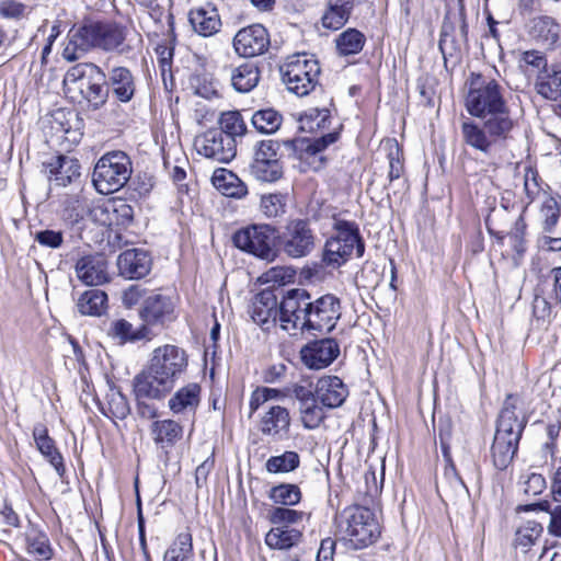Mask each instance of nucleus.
Masks as SVG:
<instances>
[{"mask_svg":"<svg viewBox=\"0 0 561 561\" xmlns=\"http://www.w3.org/2000/svg\"><path fill=\"white\" fill-rule=\"evenodd\" d=\"M291 424V416L285 407L267 404L266 410L260 420V431L263 435L283 439L288 436Z\"/></svg>","mask_w":561,"mask_h":561,"instance_id":"obj_21","label":"nucleus"},{"mask_svg":"<svg viewBox=\"0 0 561 561\" xmlns=\"http://www.w3.org/2000/svg\"><path fill=\"white\" fill-rule=\"evenodd\" d=\"M220 129L234 140L238 136H243L247 131V125L238 111H228L221 113L219 117Z\"/></svg>","mask_w":561,"mask_h":561,"instance_id":"obj_48","label":"nucleus"},{"mask_svg":"<svg viewBox=\"0 0 561 561\" xmlns=\"http://www.w3.org/2000/svg\"><path fill=\"white\" fill-rule=\"evenodd\" d=\"M465 106L472 116L489 121L501 119L514 126V121L503 95V88L494 79L472 75L465 99Z\"/></svg>","mask_w":561,"mask_h":561,"instance_id":"obj_4","label":"nucleus"},{"mask_svg":"<svg viewBox=\"0 0 561 561\" xmlns=\"http://www.w3.org/2000/svg\"><path fill=\"white\" fill-rule=\"evenodd\" d=\"M522 61L539 70L548 69V62L545 55L538 50H527L522 55Z\"/></svg>","mask_w":561,"mask_h":561,"instance_id":"obj_62","label":"nucleus"},{"mask_svg":"<svg viewBox=\"0 0 561 561\" xmlns=\"http://www.w3.org/2000/svg\"><path fill=\"white\" fill-rule=\"evenodd\" d=\"M65 117L64 113L59 112L54 115V121L51 128L55 130L56 135L60 138H65L70 142H78L81 138V133L78 128H71L69 123H65L62 118Z\"/></svg>","mask_w":561,"mask_h":561,"instance_id":"obj_54","label":"nucleus"},{"mask_svg":"<svg viewBox=\"0 0 561 561\" xmlns=\"http://www.w3.org/2000/svg\"><path fill=\"white\" fill-rule=\"evenodd\" d=\"M352 8V0H329L322 25L334 31L341 28L347 22Z\"/></svg>","mask_w":561,"mask_h":561,"instance_id":"obj_36","label":"nucleus"},{"mask_svg":"<svg viewBox=\"0 0 561 561\" xmlns=\"http://www.w3.org/2000/svg\"><path fill=\"white\" fill-rule=\"evenodd\" d=\"M270 499L276 504L293 506L300 502L301 491L296 484L282 483L271 489Z\"/></svg>","mask_w":561,"mask_h":561,"instance_id":"obj_46","label":"nucleus"},{"mask_svg":"<svg viewBox=\"0 0 561 561\" xmlns=\"http://www.w3.org/2000/svg\"><path fill=\"white\" fill-rule=\"evenodd\" d=\"M535 510L550 513V523L548 525V531L553 536L561 537V505H557L554 508H551V504L549 501H541L536 504L525 506V511Z\"/></svg>","mask_w":561,"mask_h":561,"instance_id":"obj_50","label":"nucleus"},{"mask_svg":"<svg viewBox=\"0 0 561 561\" xmlns=\"http://www.w3.org/2000/svg\"><path fill=\"white\" fill-rule=\"evenodd\" d=\"M92 215L103 226H128L134 218V208L124 201H112L94 207Z\"/></svg>","mask_w":561,"mask_h":561,"instance_id":"obj_23","label":"nucleus"},{"mask_svg":"<svg viewBox=\"0 0 561 561\" xmlns=\"http://www.w3.org/2000/svg\"><path fill=\"white\" fill-rule=\"evenodd\" d=\"M561 26L550 16H537L531 20L529 34L534 41L546 48H553L560 38Z\"/></svg>","mask_w":561,"mask_h":561,"instance_id":"obj_31","label":"nucleus"},{"mask_svg":"<svg viewBox=\"0 0 561 561\" xmlns=\"http://www.w3.org/2000/svg\"><path fill=\"white\" fill-rule=\"evenodd\" d=\"M300 353L306 366L311 369H321L337 357L340 347L333 339H323L306 345Z\"/></svg>","mask_w":561,"mask_h":561,"instance_id":"obj_20","label":"nucleus"},{"mask_svg":"<svg viewBox=\"0 0 561 561\" xmlns=\"http://www.w3.org/2000/svg\"><path fill=\"white\" fill-rule=\"evenodd\" d=\"M300 465V456L296 451L287 450L278 456H272L265 462V469L270 473H288Z\"/></svg>","mask_w":561,"mask_h":561,"instance_id":"obj_42","label":"nucleus"},{"mask_svg":"<svg viewBox=\"0 0 561 561\" xmlns=\"http://www.w3.org/2000/svg\"><path fill=\"white\" fill-rule=\"evenodd\" d=\"M198 154L218 163L230 162L237 153L236 140L219 129H209L194 139Z\"/></svg>","mask_w":561,"mask_h":561,"instance_id":"obj_13","label":"nucleus"},{"mask_svg":"<svg viewBox=\"0 0 561 561\" xmlns=\"http://www.w3.org/2000/svg\"><path fill=\"white\" fill-rule=\"evenodd\" d=\"M316 393L323 407L333 409L342 405L348 396V390L339 377L325 376L318 380Z\"/></svg>","mask_w":561,"mask_h":561,"instance_id":"obj_27","label":"nucleus"},{"mask_svg":"<svg viewBox=\"0 0 561 561\" xmlns=\"http://www.w3.org/2000/svg\"><path fill=\"white\" fill-rule=\"evenodd\" d=\"M524 191L528 202H533L539 194L540 186L538 184V173L533 168H526L524 173Z\"/></svg>","mask_w":561,"mask_h":561,"instance_id":"obj_58","label":"nucleus"},{"mask_svg":"<svg viewBox=\"0 0 561 561\" xmlns=\"http://www.w3.org/2000/svg\"><path fill=\"white\" fill-rule=\"evenodd\" d=\"M187 365V355L179 346L165 344L154 348L147 368L134 379L136 398H165L186 371Z\"/></svg>","mask_w":561,"mask_h":561,"instance_id":"obj_2","label":"nucleus"},{"mask_svg":"<svg viewBox=\"0 0 561 561\" xmlns=\"http://www.w3.org/2000/svg\"><path fill=\"white\" fill-rule=\"evenodd\" d=\"M33 438L35 440L38 451L49 461L55 468L59 477L65 473V465L62 456L55 446L53 438L48 436V431L45 425L37 424L33 430Z\"/></svg>","mask_w":561,"mask_h":561,"instance_id":"obj_30","label":"nucleus"},{"mask_svg":"<svg viewBox=\"0 0 561 561\" xmlns=\"http://www.w3.org/2000/svg\"><path fill=\"white\" fill-rule=\"evenodd\" d=\"M108 84L119 102L127 103L135 94L134 77L125 67H117L111 71Z\"/></svg>","mask_w":561,"mask_h":561,"instance_id":"obj_34","label":"nucleus"},{"mask_svg":"<svg viewBox=\"0 0 561 561\" xmlns=\"http://www.w3.org/2000/svg\"><path fill=\"white\" fill-rule=\"evenodd\" d=\"M505 121H489L483 123L465 119L460 126L462 142L485 157H490L494 146L500 140H505L513 129Z\"/></svg>","mask_w":561,"mask_h":561,"instance_id":"obj_9","label":"nucleus"},{"mask_svg":"<svg viewBox=\"0 0 561 561\" xmlns=\"http://www.w3.org/2000/svg\"><path fill=\"white\" fill-rule=\"evenodd\" d=\"M535 90L546 100H559L561 98V64H553L540 71L536 77Z\"/></svg>","mask_w":561,"mask_h":561,"instance_id":"obj_29","label":"nucleus"},{"mask_svg":"<svg viewBox=\"0 0 561 561\" xmlns=\"http://www.w3.org/2000/svg\"><path fill=\"white\" fill-rule=\"evenodd\" d=\"M339 138L337 131H330L319 138L309 140L305 147L306 158L318 159L322 163L323 158L319 156L328 146L334 144Z\"/></svg>","mask_w":561,"mask_h":561,"instance_id":"obj_51","label":"nucleus"},{"mask_svg":"<svg viewBox=\"0 0 561 561\" xmlns=\"http://www.w3.org/2000/svg\"><path fill=\"white\" fill-rule=\"evenodd\" d=\"M301 534L293 528L274 527L265 536V543L271 549L286 550L298 543Z\"/></svg>","mask_w":561,"mask_h":561,"instance_id":"obj_40","label":"nucleus"},{"mask_svg":"<svg viewBox=\"0 0 561 561\" xmlns=\"http://www.w3.org/2000/svg\"><path fill=\"white\" fill-rule=\"evenodd\" d=\"M80 27L76 30L69 38V42L64 48L62 57L68 61H75L81 57V55L89 50L90 47H85L83 42L79 37Z\"/></svg>","mask_w":561,"mask_h":561,"instance_id":"obj_56","label":"nucleus"},{"mask_svg":"<svg viewBox=\"0 0 561 561\" xmlns=\"http://www.w3.org/2000/svg\"><path fill=\"white\" fill-rule=\"evenodd\" d=\"M48 180L57 186H67L80 178V163L78 159L68 156H58L44 164Z\"/></svg>","mask_w":561,"mask_h":561,"instance_id":"obj_22","label":"nucleus"},{"mask_svg":"<svg viewBox=\"0 0 561 561\" xmlns=\"http://www.w3.org/2000/svg\"><path fill=\"white\" fill-rule=\"evenodd\" d=\"M280 321V306L277 308L276 297L272 293H261L253 302L252 318L257 324L264 325L270 320Z\"/></svg>","mask_w":561,"mask_h":561,"instance_id":"obj_35","label":"nucleus"},{"mask_svg":"<svg viewBox=\"0 0 561 561\" xmlns=\"http://www.w3.org/2000/svg\"><path fill=\"white\" fill-rule=\"evenodd\" d=\"M389 158V173L388 178L392 182L398 180L403 173L404 167L403 162L399 157V149L396 148L394 152L390 151L388 154Z\"/></svg>","mask_w":561,"mask_h":561,"instance_id":"obj_63","label":"nucleus"},{"mask_svg":"<svg viewBox=\"0 0 561 561\" xmlns=\"http://www.w3.org/2000/svg\"><path fill=\"white\" fill-rule=\"evenodd\" d=\"M202 388L196 382H190L179 388L169 399L168 407L175 414H194L201 403Z\"/></svg>","mask_w":561,"mask_h":561,"instance_id":"obj_26","label":"nucleus"},{"mask_svg":"<svg viewBox=\"0 0 561 561\" xmlns=\"http://www.w3.org/2000/svg\"><path fill=\"white\" fill-rule=\"evenodd\" d=\"M293 394L299 401V405L310 404V402L317 399V393L301 385L294 386Z\"/></svg>","mask_w":561,"mask_h":561,"instance_id":"obj_64","label":"nucleus"},{"mask_svg":"<svg viewBox=\"0 0 561 561\" xmlns=\"http://www.w3.org/2000/svg\"><path fill=\"white\" fill-rule=\"evenodd\" d=\"M79 37L85 47L113 50L126 38V31L116 23L93 22L80 27Z\"/></svg>","mask_w":561,"mask_h":561,"instance_id":"obj_14","label":"nucleus"},{"mask_svg":"<svg viewBox=\"0 0 561 561\" xmlns=\"http://www.w3.org/2000/svg\"><path fill=\"white\" fill-rule=\"evenodd\" d=\"M519 483L523 492L533 496L541 494L547 486L545 477L536 472L523 473L520 476Z\"/></svg>","mask_w":561,"mask_h":561,"instance_id":"obj_53","label":"nucleus"},{"mask_svg":"<svg viewBox=\"0 0 561 561\" xmlns=\"http://www.w3.org/2000/svg\"><path fill=\"white\" fill-rule=\"evenodd\" d=\"M79 312L85 316H101L107 308V295L101 289H89L78 299Z\"/></svg>","mask_w":561,"mask_h":561,"instance_id":"obj_38","label":"nucleus"},{"mask_svg":"<svg viewBox=\"0 0 561 561\" xmlns=\"http://www.w3.org/2000/svg\"><path fill=\"white\" fill-rule=\"evenodd\" d=\"M261 208L270 218L282 216L286 211V196L280 193L263 195Z\"/></svg>","mask_w":561,"mask_h":561,"instance_id":"obj_52","label":"nucleus"},{"mask_svg":"<svg viewBox=\"0 0 561 561\" xmlns=\"http://www.w3.org/2000/svg\"><path fill=\"white\" fill-rule=\"evenodd\" d=\"M175 305L170 296L160 291H150L139 308L138 316L147 328L170 322L175 319Z\"/></svg>","mask_w":561,"mask_h":561,"instance_id":"obj_17","label":"nucleus"},{"mask_svg":"<svg viewBox=\"0 0 561 561\" xmlns=\"http://www.w3.org/2000/svg\"><path fill=\"white\" fill-rule=\"evenodd\" d=\"M150 294L140 285H131L123 291L122 301L125 308L131 309L138 304L144 302L145 298Z\"/></svg>","mask_w":561,"mask_h":561,"instance_id":"obj_57","label":"nucleus"},{"mask_svg":"<svg viewBox=\"0 0 561 561\" xmlns=\"http://www.w3.org/2000/svg\"><path fill=\"white\" fill-rule=\"evenodd\" d=\"M76 274L88 286H99L108 280L107 264L102 256L81 257L76 264Z\"/></svg>","mask_w":561,"mask_h":561,"instance_id":"obj_25","label":"nucleus"},{"mask_svg":"<svg viewBox=\"0 0 561 561\" xmlns=\"http://www.w3.org/2000/svg\"><path fill=\"white\" fill-rule=\"evenodd\" d=\"M468 44V25L462 14L455 21L446 19L442 25L439 49L445 64L458 61Z\"/></svg>","mask_w":561,"mask_h":561,"instance_id":"obj_16","label":"nucleus"},{"mask_svg":"<svg viewBox=\"0 0 561 561\" xmlns=\"http://www.w3.org/2000/svg\"><path fill=\"white\" fill-rule=\"evenodd\" d=\"M318 401L316 399L310 404L299 405L300 420L307 430L319 427L325 417L323 408L318 404Z\"/></svg>","mask_w":561,"mask_h":561,"instance_id":"obj_49","label":"nucleus"},{"mask_svg":"<svg viewBox=\"0 0 561 561\" xmlns=\"http://www.w3.org/2000/svg\"><path fill=\"white\" fill-rule=\"evenodd\" d=\"M149 433L156 446L168 453L183 438L184 427L172 419L156 420L150 424Z\"/></svg>","mask_w":561,"mask_h":561,"instance_id":"obj_24","label":"nucleus"},{"mask_svg":"<svg viewBox=\"0 0 561 561\" xmlns=\"http://www.w3.org/2000/svg\"><path fill=\"white\" fill-rule=\"evenodd\" d=\"M341 309L340 299L332 294L312 299L307 290L293 289L280 302V327L291 334L329 333L341 318Z\"/></svg>","mask_w":561,"mask_h":561,"instance_id":"obj_1","label":"nucleus"},{"mask_svg":"<svg viewBox=\"0 0 561 561\" xmlns=\"http://www.w3.org/2000/svg\"><path fill=\"white\" fill-rule=\"evenodd\" d=\"M26 7L14 0L0 2V14L4 18L19 19L24 15Z\"/></svg>","mask_w":561,"mask_h":561,"instance_id":"obj_61","label":"nucleus"},{"mask_svg":"<svg viewBox=\"0 0 561 561\" xmlns=\"http://www.w3.org/2000/svg\"><path fill=\"white\" fill-rule=\"evenodd\" d=\"M542 533V526L534 520L522 525L515 534V547L526 552L539 539Z\"/></svg>","mask_w":561,"mask_h":561,"instance_id":"obj_45","label":"nucleus"},{"mask_svg":"<svg viewBox=\"0 0 561 561\" xmlns=\"http://www.w3.org/2000/svg\"><path fill=\"white\" fill-rule=\"evenodd\" d=\"M300 124L309 133L324 130L330 124V112L327 108H310L301 115Z\"/></svg>","mask_w":561,"mask_h":561,"instance_id":"obj_47","label":"nucleus"},{"mask_svg":"<svg viewBox=\"0 0 561 561\" xmlns=\"http://www.w3.org/2000/svg\"><path fill=\"white\" fill-rule=\"evenodd\" d=\"M131 173L130 158L124 151H111L98 160L93 170V184L99 193L112 194L128 182Z\"/></svg>","mask_w":561,"mask_h":561,"instance_id":"obj_8","label":"nucleus"},{"mask_svg":"<svg viewBox=\"0 0 561 561\" xmlns=\"http://www.w3.org/2000/svg\"><path fill=\"white\" fill-rule=\"evenodd\" d=\"M280 73L288 91L306 96L319 82L320 67L316 59L306 54H296L286 59Z\"/></svg>","mask_w":561,"mask_h":561,"instance_id":"obj_10","label":"nucleus"},{"mask_svg":"<svg viewBox=\"0 0 561 561\" xmlns=\"http://www.w3.org/2000/svg\"><path fill=\"white\" fill-rule=\"evenodd\" d=\"M270 45V36L261 24H253L240 30L233 38V47L242 57H254L263 54Z\"/></svg>","mask_w":561,"mask_h":561,"instance_id":"obj_18","label":"nucleus"},{"mask_svg":"<svg viewBox=\"0 0 561 561\" xmlns=\"http://www.w3.org/2000/svg\"><path fill=\"white\" fill-rule=\"evenodd\" d=\"M106 76L94 64L82 62L71 67L65 75L64 84L68 92L78 91L93 110L101 108L107 101Z\"/></svg>","mask_w":561,"mask_h":561,"instance_id":"obj_6","label":"nucleus"},{"mask_svg":"<svg viewBox=\"0 0 561 561\" xmlns=\"http://www.w3.org/2000/svg\"><path fill=\"white\" fill-rule=\"evenodd\" d=\"M193 543L188 533H181L173 545L165 551L163 561H186L192 557Z\"/></svg>","mask_w":561,"mask_h":561,"instance_id":"obj_44","label":"nucleus"},{"mask_svg":"<svg viewBox=\"0 0 561 561\" xmlns=\"http://www.w3.org/2000/svg\"><path fill=\"white\" fill-rule=\"evenodd\" d=\"M337 527L354 549L373 545L381 533L375 514L363 506L346 507L339 516Z\"/></svg>","mask_w":561,"mask_h":561,"instance_id":"obj_7","label":"nucleus"},{"mask_svg":"<svg viewBox=\"0 0 561 561\" xmlns=\"http://www.w3.org/2000/svg\"><path fill=\"white\" fill-rule=\"evenodd\" d=\"M35 240L43 247L57 249L62 244L64 238L60 231L47 229L36 232Z\"/></svg>","mask_w":561,"mask_h":561,"instance_id":"obj_60","label":"nucleus"},{"mask_svg":"<svg viewBox=\"0 0 561 561\" xmlns=\"http://www.w3.org/2000/svg\"><path fill=\"white\" fill-rule=\"evenodd\" d=\"M332 228L334 234L325 241L322 254V261L327 266H342L352 257L354 251L357 256L363 255L365 245L354 221L333 216Z\"/></svg>","mask_w":561,"mask_h":561,"instance_id":"obj_5","label":"nucleus"},{"mask_svg":"<svg viewBox=\"0 0 561 561\" xmlns=\"http://www.w3.org/2000/svg\"><path fill=\"white\" fill-rule=\"evenodd\" d=\"M304 513L287 507H275L270 515V520L274 525H291L299 523Z\"/></svg>","mask_w":561,"mask_h":561,"instance_id":"obj_55","label":"nucleus"},{"mask_svg":"<svg viewBox=\"0 0 561 561\" xmlns=\"http://www.w3.org/2000/svg\"><path fill=\"white\" fill-rule=\"evenodd\" d=\"M213 185L228 197L242 198L248 194L247 185L231 171L220 168L211 176Z\"/></svg>","mask_w":561,"mask_h":561,"instance_id":"obj_32","label":"nucleus"},{"mask_svg":"<svg viewBox=\"0 0 561 561\" xmlns=\"http://www.w3.org/2000/svg\"><path fill=\"white\" fill-rule=\"evenodd\" d=\"M522 404L519 397L510 394L500 412L491 446L493 465L500 470L506 469L513 461L528 422L520 411Z\"/></svg>","mask_w":561,"mask_h":561,"instance_id":"obj_3","label":"nucleus"},{"mask_svg":"<svg viewBox=\"0 0 561 561\" xmlns=\"http://www.w3.org/2000/svg\"><path fill=\"white\" fill-rule=\"evenodd\" d=\"M259 80V68L253 64H243L237 67L231 73V83L233 88L242 93L250 92L257 85Z\"/></svg>","mask_w":561,"mask_h":561,"instance_id":"obj_39","label":"nucleus"},{"mask_svg":"<svg viewBox=\"0 0 561 561\" xmlns=\"http://www.w3.org/2000/svg\"><path fill=\"white\" fill-rule=\"evenodd\" d=\"M279 243L289 257L300 259L308 256L316 249L317 236L308 220L296 218L284 227Z\"/></svg>","mask_w":561,"mask_h":561,"instance_id":"obj_11","label":"nucleus"},{"mask_svg":"<svg viewBox=\"0 0 561 561\" xmlns=\"http://www.w3.org/2000/svg\"><path fill=\"white\" fill-rule=\"evenodd\" d=\"M102 412L113 421L124 420L130 413L128 401L117 387H110Z\"/></svg>","mask_w":561,"mask_h":561,"instance_id":"obj_37","label":"nucleus"},{"mask_svg":"<svg viewBox=\"0 0 561 561\" xmlns=\"http://www.w3.org/2000/svg\"><path fill=\"white\" fill-rule=\"evenodd\" d=\"M251 121L257 131L262 134H273L280 127L283 117L277 111L265 108L256 111L252 115Z\"/></svg>","mask_w":561,"mask_h":561,"instance_id":"obj_43","label":"nucleus"},{"mask_svg":"<svg viewBox=\"0 0 561 561\" xmlns=\"http://www.w3.org/2000/svg\"><path fill=\"white\" fill-rule=\"evenodd\" d=\"M108 335L119 343L137 342L140 340H149L151 337V330L147 328L144 322L135 328L129 321L125 319H117L112 321Z\"/></svg>","mask_w":561,"mask_h":561,"instance_id":"obj_33","label":"nucleus"},{"mask_svg":"<svg viewBox=\"0 0 561 561\" xmlns=\"http://www.w3.org/2000/svg\"><path fill=\"white\" fill-rule=\"evenodd\" d=\"M188 20L194 31L205 37L216 34L221 27L218 11L209 3L192 9Z\"/></svg>","mask_w":561,"mask_h":561,"instance_id":"obj_28","label":"nucleus"},{"mask_svg":"<svg viewBox=\"0 0 561 561\" xmlns=\"http://www.w3.org/2000/svg\"><path fill=\"white\" fill-rule=\"evenodd\" d=\"M27 550L31 554L47 560L51 556V549L45 536H37L28 541Z\"/></svg>","mask_w":561,"mask_h":561,"instance_id":"obj_59","label":"nucleus"},{"mask_svg":"<svg viewBox=\"0 0 561 561\" xmlns=\"http://www.w3.org/2000/svg\"><path fill=\"white\" fill-rule=\"evenodd\" d=\"M151 266V256L142 249H127L117 257L119 274L127 279H140L147 276Z\"/></svg>","mask_w":561,"mask_h":561,"instance_id":"obj_19","label":"nucleus"},{"mask_svg":"<svg viewBox=\"0 0 561 561\" xmlns=\"http://www.w3.org/2000/svg\"><path fill=\"white\" fill-rule=\"evenodd\" d=\"M275 238V229L270 225H253L237 231L233 234V243L240 250L257 257L273 260Z\"/></svg>","mask_w":561,"mask_h":561,"instance_id":"obj_12","label":"nucleus"},{"mask_svg":"<svg viewBox=\"0 0 561 561\" xmlns=\"http://www.w3.org/2000/svg\"><path fill=\"white\" fill-rule=\"evenodd\" d=\"M279 145L274 140H264L255 149L254 158L250 164V173L259 181L274 182L282 174V165L278 159Z\"/></svg>","mask_w":561,"mask_h":561,"instance_id":"obj_15","label":"nucleus"},{"mask_svg":"<svg viewBox=\"0 0 561 561\" xmlns=\"http://www.w3.org/2000/svg\"><path fill=\"white\" fill-rule=\"evenodd\" d=\"M335 42L340 55H355L363 49L365 36L356 28H347L337 36Z\"/></svg>","mask_w":561,"mask_h":561,"instance_id":"obj_41","label":"nucleus"}]
</instances>
